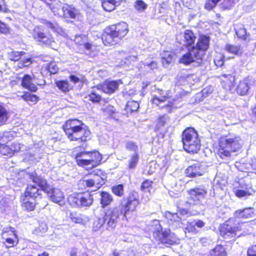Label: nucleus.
<instances>
[{
  "instance_id": "f257e3e1",
  "label": "nucleus",
  "mask_w": 256,
  "mask_h": 256,
  "mask_svg": "<svg viewBox=\"0 0 256 256\" xmlns=\"http://www.w3.org/2000/svg\"><path fill=\"white\" fill-rule=\"evenodd\" d=\"M63 129L71 141L82 143L90 139V130L82 121L78 120H67L63 126Z\"/></svg>"
},
{
  "instance_id": "f03ea898",
  "label": "nucleus",
  "mask_w": 256,
  "mask_h": 256,
  "mask_svg": "<svg viewBox=\"0 0 256 256\" xmlns=\"http://www.w3.org/2000/svg\"><path fill=\"white\" fill-rule=\"evenodd\" d=\"M128 32V27L126 22H121L112 24L105 28L102 40L105 46H112L120 42Z\"/></svg>"
},
{
  "instance_id": "7ed1b4c3",
  "label": "nucleus",
  "mask_w": 256,
  "mask_h": 256,
  "mask_svg": "<svg viewBox=\"0 0 256 256\" xmlns=\"http://www.w3.org/2000/svg\"><path fill=\"white\" fill-rule=\"evenodd\" d=\"M165 216L170 227L172 229L182 228L188 232L196 234L198 231L196 227L201 228L205 226V222L200 220H190L185 224L184 222V220L182 221V218H179L177 214H172L170 212H166Z\"/></svg>"
},
{
  "instance_id": "20e7f679",
  "label": "nucleus",
  "mask_w": 256,
  "mask_h": 256,
  "mask_svg": "<svg viewBox=\"0 0 256 256\" xmlns=\"http://www.w3.org/2000/svg\"><path fill=\"white\" fill-rule=\"evenodd\" d=\"M28 178L34 183L36 184L42 190L47 193L52 202L62 206L64 204V194L59 188H52L46 180L38 176L36 173L28 174Z\"/></svg>"
},
{
  "instance_id": "39448f33",
  "label": "nucleus",
  "mask_w": 256,
  "mask_h": 256,
  "mask_svg": "<svg viewBox=\"0 0 256 256\" xmlns=\"http://www.w3.org/2000/svg\"><path fill=\"white\" fill-rule=\"evenodd\" d=\"M239 136H225L219 140L218 154L222 158L230 156L231 153L238 151L242 147Z\"/></svg>"
},
{
  "instance_id": "423d86ee",
  "label": "nucleus",
  "mask_w": 256,
  "mask_h": 256,
  "mask_svg": "<svg viewBox=\"0 0 256 256\" xmlns=\"http://www.w3.org/2000/svg\"><path fill=\"white\" fill-rule=\"evenodd\" d=\"M104 215L102 218H98L92 225L94 231L98 230L106 222L108 230H112L116 228L120 217V210L118 208H110L104 211Z\"/></svg>"
},
{
  "instance_id": "0eeeda50",
  "label": "nucleus",
  "mask_w": 256,
  "mask_h": 256,
  "mask_svg": "<svg viewBox=\"0 0 256 256\" xmlns=\"http://www.w3.org/2000/svg\"><path fill=\"white\" fill-rule=\"evenodd\" d=\"M75 158L77 164L86 170L91 169L98 165L102 156L98 152H82L76 154Z\"/></svg>"
},
{
  "instance_id": "6e6552de",
  "label": "nucleus",
  "mask_w": 256,
  "mask_h": 256,
  "mask_svg": "<svg viewBox=\"0 0 256 256\" xmlns=\"http://www.w3.org/2000/svg\"><path fill=\"white\" fill-rule=\"evenodd\" d=\"M184 150L188 153H197L200 149V140L198 134L193 128L186 129L182 134Z\"/></svg>"
},
{
  "instance_id": "1a4fd4ad",
  "label": "nucleus",
  "mask_w": 256,
  "mask_h": 256,
  "mask_svg": "<svg viewBox=\"0 0 256 256\" xmlns=\"http://www.w3.org/2000/svg\"><path fill=\"white\" fill-rule=\"evenodd\" d=\"M152 223L153 235L162 244L170 245L178 242L179 238L169 229L162 230L159 220H155Z\"/></svg>"
},
{
  "instance_id": "9d476101",
  "label": "nucleus",
  "mask_w": 256,
  "mask_h": 256,
  "mask_svg": "<svg viewBox=\"0 0 256 256\" xmlns=\"http://www.w3.org/2000/svg\"><path fill=\"white\" fill-rule=\"evenodd\" d=\"M68 200L72 207L84 208L90 206L94 199L89 193H74L68 196Z\"/></svg>"
},
{
  "instance_id": "9b49d317",
  "label": "nucleus",
  "mask_w": 256,
  "mask_h": 256,
  "mask_svg": "<svg viewBox=\"0 0 256 256\" xmlns=\"http://www.w3.org/2000/svg\"><path fill=\"white\" fill-rule=\"evenodd\" d=\"M164 93L162 90H157L152 94L151 101L153 104L159 106L162 108H165L166 111L170 112L173 108H177L176 105V101L174 100L173 102H172L168 100L166 104H165L168 98Z\"/></svg>"
},
{
  "instance_id": "f8f14e48",
  "label": "nucleus",
  "mask_w": 256,
  "mask_h": 256,
  "mask_svg": "<svg viewBox=\"0 0 256 256\" xmlns=\"http://www.w3.org/2000/svg\"><path fill=\"white\" fill-rule=\"evenodd\" d=\"M92 176V178L80 180L79 184H82L88 188H94L93 190H95L104 184L106 176L102 170H97Z\"/></svg>"
},
{
  "instance_id": "ddd939ff",
  "label": "nucleus",
  "mask_w": 256,
  "mask_h": 256,
  "mask_svg": "<svg viewBox=\"0 0 256 256\" xmlns=\"http://www.w3.org/2000/svg\"><path fill=\"white\" fill-rule=\"evenodd\" d=\"M126 202L123 204H121L120 207H117L120 210V216L124 214V216L126 217L128 212H134L140 204L138 194L136 192H132L130 193L128 196L126 198Z\"/></svg>"
},
{
  "instance_id": "4468645a",
  "label": "nucleus",
  "mask_w": 256,
  "mask_h": 256,
  "mask_svg": "<svg viewBox=\"0 0 256 256\" xmlns=\"http://www.w3.org/2000/svg\"><path fill=\"white\" fill-rule=\"evenodd\" d=\"M210 46V38L206 36H201L199 37L196 46H193L194 55L195 58L202 62V60L205 55L206 51Z\"/></svg>"
},
{
  "instance_id": "2eb2a0df",
  "label": "nucleus",
  "mask_w": 256,
  "mask_h": 256,
  "mask_svg": "<svg viewBox=\"0 0 256 256\" xmlns=\"http://www.w3.org/2000/svg\"><path fill=\"white\" fill-rule=\"evenodd\" d=\"M246 223L241 224L239 226L231 224V221H226L220 228V235L225 239H230L234 238L236 232L241 230L242 226H244Z\"/></svg>"
},
{
  "instance_id": "dca6fc26",
  "label": "nucleus",
  "mask_w": 256,
  "mask_h": 256,
  "mask_svg": "<svg viewBox=\"0 0 256 256\" xmlns=\"http://www.w3.org/2000/svg\"><path fill=\"white\" fill-rule=\"evenodd\" d=\"M246 180L248 181V180L242 179L235 184L234 192L236 196L239 198L247 197L254 192V190L246 182Z\"/></svg>"
},
{
  "instance_id": "f3484780",
  "label": "nucleus",
  "mask_w": 256,
  "mask_h": 256,
  "mask_svg": "<svg viewBox=\"0 0 256 256\" xmlns=\"http://www.w3.org/2000/svg\"><path fill=\"white\" fill-rule=\"evenodd\" d=\"M188 194L190 202L196 204L204 199L207 191L204 186H201L190 189L188 191Z\"/></svg>"
},
{
  "instance_id": "a211bd4d",
  "label": "nucleus",
  "mask_w": 256,
  "mask_h": 256,
  "mask_svg": "<svg viewBox=\"0 0 256 256\" xmlns=\"http://www.w3.org/2000/svg\"><path fill=\"white\" fill-rule=\"evenodd\" d=\"M32 36L36 41L44 44L51 45L54 42L52 36L49 34H46L44 32V30L40 26H36L34 28Z\"/></svg>"
},
{
  "instance_id": "6ab92c4d",
  "label": "nucleus",
  "mask_w": 256,
  "mask_h": 256,
  "mask_svg": "<svg viewBox=\"0 0 256 256\" xmlns=\"http://www.w3.org/2000/svg\"><path fill=\"white\" fill-rule=\"evenodd\" d=\"M205 165L202 162H196L190 166L185 170L186 174L190 178L202 176L206 172Z\"/></svg>"
},
{
  "instance_id": "aec40b11",
  "label": "nucleus",
  "mask_w": 256,
  "mask_h": 256,
  "mask_svg": "<svg viewBox=\"0 0 256 256\" xmlns=\"http://www.w3.org/2000/svg\"><path fill=\"white\" fill-rule=\"evenodd\" d=\"M25 54L24 52L12 51L9 53V58L12 61L20 60L18 63L17 66L20 68L29 66L32 62L31 58L21 59V57Z\"/></svg>"
},
{
  "instance_id": "412c9836",
  "label": "nucleus",
  "mask_w": 256,
  "mask_h": 256,
  "mask_svg": "<svg viewBox=\"0 0 256 256\" xmlns=\"http://www.w3.org/2000/svg\"><path fill=\"white\" fill-rule=\"evenodd\" d=\"M120 84V80L106 82L103 84L98 85L96 88L97 90H100L106 94H111L118 89Z\"/></svg>"
},
{
  "instance_id": "4be33fe9",
  "label": "nucleus",
  "mask_w": 256,
  "mask_h": 256,
  "mask_svg": "<svg viewBox=\"0 0 256 256\" xmlns=\"http://www.w3.org/2000/svg\"><path fill=\"white\" fill-rule=\"evenodd\" d=\"M10 237H8V233L6 232H2V242L6 248L14 247L18 243V240L14 230L10 232Z\"/></svg>"
},
{
  "instance_id": "5701e85b",
  "label": "nucleus",
  "mask_w": 256,
  "mask_h": 256,
  "mask_svg": "<svg viewBox=\"0 0 256 256\" xmlns=\"http://www.w3.org/2000/svg\"><path fill=\"white\" fill-rule=\"evenodd\" d=\"M138 68L139 71L142 73L150 72L158 68V64L156 61L148 59L146 60L144 62H140Z\"/></svg>"
},
{
  "instance_id": "b1692460",
  "label": "nucleus",
  "mask_w": 256,
  "mask_h": 256,
  "mask_svg": "<svg viewBox=\"0 0 256 256\" xmlns=\"http://www.w3.org/2000/svg\"><path fill=\"white\" fill-rule=\"evenodd\" d=\"M21 148L18 143L14 142L10 146H4L0 149V152L4 156L11 157L15 152H18Z\"/></svg>"
},
{
  "instance_id": "393cba45",
  "label": "nucleus",
  "mask_w": 256,
  "mask_h": 256,
  "mask_svg": "<svg viewBox=\"0 0 256 256\" xmlns=\"http://www.w3.org/2000/svg\"><path fill=\"white\" fill-rule=\"evenodd\" d=\"M197 62L198 64H200L202 62H199L200 60L196 59L194 55L193 48H192L190 50L188 49V51L183 54L182 56L180 58L179 62L181 64H183L185 65H188L194 62Z\"/></svg>"
},
{
  "instance_id": "a878e982",
  "label": "nucleus",
  "mask_w": 256,
  "mask_h": 256,
  "mask_svg": "<svg viewBox=\"0 0 256 256\" xmlns=\"http://www.w3.org/2000/svg\"><path fill=\"white\" fill-rule=\"evenodd\" d=\"M42 23L46 28L51 29L52 31L56 32L57 34L64 37L66 36L65 30L56 23H52L46 20H43Z\"/></svg>"
},
{
  "instance_id": "bb28decb",
  "label": "nucleus",
  "mask_w": 256,
  "mask_h": 256,
  "mask_svg": "<svg viewBox=\"0 0 256 256\" xmlns=\"http://www.w3.org/2000/svg\"><path fill=\"white\" fill-rule=\"evenodd\" d=\"M250 88V80L245 78L239 82L236 88L237 93L241 96L246 95Z\"/></svg>"
},
{
  "instance_id": "cd10ccee",
  "label": "nucleus",
  "mask_w": 256,
  "mask_h": 256,
  "mask_svg": "<svg viewBox=\"0 0 256 256\" xmlns=\"http://www.w3.org/2000/svg\"><path fill=\"white\" fill-rule=\"evenodd\" d=\"M182 36L184 40H182V42H180V43H182L184 45L190 46L194 44L196 36L192 31L188 30H186L182 34Z\"/></svg>"
},
{
  "instance_id": "c85d7f7f",
  "label": "nucleus",
  "mask_w": 256,
  "mask_h": 256,
  "mask_svg": "<svg viewBox=\"0 0 256 256\" xmlns=\"http://www.w3.org/2000/svg\"><path fill=\"white\" fill-rule=\"evenodd\" d=\"M254 210L252 208H248L244 210H237L234 213V216L238 218H248L253 216Z\"/></svg>"
},
{
  "instance_id": "c756f323",
  "label": "nucleus",
  "mask_w": 256,
  "mask_h": 256,
  "mask_svg": "<svg viewBox=\"0 0 256 256\" xmlns=\"http://www.w3.org/2000/svg\"><path fill=\"white\" fill-rule=\"evenodd\" d=\"M168 120V117L166 115L159 117L158 120L156 130L157 131H160V133H162V136H164V133L166 132L165 126L167 124Z\"/></svg>"
},
{
  "instance_id": "7c9ffc66",
  "label": "nucleus",
  "mask_w": 256,
  "mask_h": 256,
  "mask_svg": "<svg viewBox=\"0 0 256 256\" xmlns=\"http://www.w3.org/2000/svg\"><path fill=\"white\" fill-rule=\"evenodd\" d=\"M32 78L30 76L25 74L22 79V85L26 88L34 92L37 90V86L32 83Z\"/></svg>"
},
{
  "instance_id": "2f4dec72",
  "label": "nucleus",
  "mask_w": 256,
  "mask_h": 256,
  "mask_svg": "<svg viewBox=\"0 0 256 256\" xmlns=\"http://www.w3.org/2000/svg\"><path fill=\"white\" fill-rule=\"evenodd\" d=\"M22 199V206L28 211L33 210L35 208V198L24 196Z\"/></svg>"
},
{
  "instance_id": "473e14b6",
  "label": "nucleus",
  "mask_w": 256,
  "mask_h": 256,
  "mask_svg": "<svg viewBox=\"0 0 256 256\" xmlns=\"http://www.w3.org/2000/svg\"><path fill=\"white\" fill-rule=\"evenodd\" d=\"M41 190L40 188H38L36 185L30 184L26 188L24 196L35 198L40 194Z\"/></svg>"
},
{
  "instance_id": "72a5a7b5",
  "label": "nucleus",
  "mask_w": 256,
  "mask_h": 256,
  "mask_svg": "<svg viewBox=\"0 0 256 256\" xmlns=\"http://www.w3.org/2000/svg\"><path fill=\"white\" fill-rule=\"evenodd\" d=\"M222 84L226 89L229 88L232 90L231 87L234 82V76L230 74H224L222 76Z\"/></svg>"
},
{
  "instance_id": "f704fd0d",
  "label": "nucleus",
  "mask_w": 256,
  "mask_h": 256,
  "mask_svg": "<svg viewBox=\"0 0 256 256\" xmlns=\"http://www.w3.org/2000/svg\"><path fill=\"white\" fill-rule=\"evenodd\" d=\"M100 204L102 205V208L100 210L102 212L103 209L112 202L113 198L109 193L104 192H100Z\"/></svg>"
},
{
  "instance_id": "c9c22d12",
  "label": "nucleus",
  "mask_w": 256,
  "mask_h": 256,
  "mask_svg": "<svg viewBox=\"0 0 256 256\" xmlns=\"http://www.w3.org/2000/svg\"><path fill=\"white\" fill-rule=\"evenodd\" d=\"M70 217L72 222L83 225L86 224L90 220L89 218L84 216H82L76 212L70 213Z\"/></svg>"
},
{
  "instance_id": "e433bc0d",
  "label": "nucleus",
  "mask_w": 256,
  "mask_h": 256,
  "mask_svg": "<svg viewBox=\"0 0 256 256\" xmlns=\"http://www.w3.org/2000/svg\"><path fill=\"white\" fill-rule=\"evenodd\" d=\"M15 132H4L0 133V147L4 146L9 141L12 140L14 136Z\"/></svg>"
},
{
  "instance_id": "4c0bfd02",
  "label": "nucleus",
  "mask_w": 256,
  "mask_h": 256,
  "mask_svg": "<svg viewBox=\"0 0 256 256\" xmlns=\"http://www.w3.org/2000/svg\"><path fill=\"white\" fill-rule=\"evenodd\" d=\"M175 54L172 52L168 51L164 52L162 54V62L163 66L167 67L174 60Z\"/></svg>"
},
{
  "instance_id": "58836bf2",
  "label": "nucleus",
  "mask_w": 256,
  "mask_h": 256,
  "mask_svg": "<svg viewBox=\"0 0 256 256\" xmlns=\"http://www.w3.org/2000/svg\"><path fill=\"white\" fill-rule=\"evenodd\" d=\"M118 4L116 1H108V0H102V5L103 8L108 12L113 10L116 6Z\"/></svg>"
},
{
  "instance_id": "ea45409f",
  "label": "nucleus",
  "mask_w": 256,
  "mask_h": 256,
  "mask_svg": "<svg viewBox=\"0 0 256 256\" xmlns=\"http://www.w3.org/2000/svg\"><path fill=\"white\" fill-rule=\"evenodd\" d=\"M211 256H226V251L222 245L216 246L210 251Z\"/></svg>"
},
{
  "instance_id": "a19ab883",
  "label": "nucleus",
  "mask_w": 256,
  "mask_h": 256,
  "mask_svg": "<svg viewBox=\"0 0 256 256\" xmlns=\"http://www.w3.org/2000/svg\"><path fill=\"white\" fill-rule=\"evenodd\" d=\"M58 88L62 92H68L70 89V86L68 80H58L56 82Z\"/></svg>"
},
{
  "instance_id": "79ce46f5",
  "label": "nucleus",
  "mask_w": 256,
  "mask_h": 256,
  "mask_svg": "<svg viewBox=\"0 0 256 256\" xmlns=\"http://www.w3.org/2000/svg\"><path fill=\"white\" fill-rule=\"evenodd\" d=\"M224 49L228 52L234 55H238L242 52L240 47L239 46L226 44Z\"/></svg>"
},
{
  "instance_id": "37998d69",
  "label": "nucleus",
  "mask_w": 256,
  "mask_h": 256,
  "mask_svg": "<svg viewBox=\"0 0 256 256\" xmlns=\"http://www.w3.org/2000/svg\"><path fill=\"white\" fill-rule=\"evenodd\" d=\"M96 89L97 90L96 86L94 87L87 97L89 100L94 102H98L102 98L101 96L96 92Z\"/></svg>"
},
{
  "instance_id": "c03bdc74",
  "label": "nucleus",
  "mask_w": 256,
  "mask_h": 256,
  "mask_svg": "<svg viewBox=\"0 0 256 256\" xmlns=\"http://www.w3.org/2000/svg\"><path fill=\"white\" fill-rule=\"evenodd\" d=\"M139 160V156L138 153L132 154L128 162V167L130 170L134 169Z\"/></svg>"
},
{
  "instance_id": "a18cd8bd",
  "label": "nucleus",
  "mask_w": 256,
  "mask_h": 256,
  "mask_svg": "<svg viewBox=\"0 0 256 256\" xmlns=\"http://www.w3.org/2000/svg\"><path fill=\"white\" fill-rule=\"evenodd\" d=\"M8 118V113L6 108L0 104V126L6 122Z\"/></svg>"
},
{
  "instance_id": "49530a36",
  "label": "nucleus",
  "mask_w": 256,
  "mask_h": 256,
  "mask_svg": "<svg viewBox=\"0 0 256 256\" xmlns=\"http://www.w3.org/2000/svg\"><path fill=\"white\" fill-rule=\"evenodd\" d=\"M22 97L24 100L28 102H32V104H35L38 100V97L36 95L28 92L24 94Z\"/></svg>"
},
{
  "instance_id": "de8ad7c7",
  "label": "nucleus",
  "mask_w": 256,
  "mask_h": 256,
  "mask_svg": "<svg viewBox=\"0 0 256 256\" xmlns=\"http://www.w3.org/2000/svg\"><path fill=\"white\" fill-rule=\"evenodd\" d=\"M147 4L142 0H137L134 4V8L139 12H144L147 8Z\"/></svg>"
},
{
  "instance_id": "09e8293b",
  "label": "nucleus",
  "mask_w": 256,
  "mask_h": 256,
  "mask_svg": "<svg viewBox=\"0 0 256 256\" xmlns=\"http://www.w3.org/2000/svg\"><path fill=\"white\" fill-rule=\"evenodd\" d=\"M139 108V104L134 100L128 101L126 106V110L130 112H136Z\"/></svg>"
},
{
  "instance_id": "8fccbe9b",
  "label": "nucleus",
  "mask_w": 256,
  "mask_h": 256,
  "mask_svg": "<svg viewBox=\"0 0 256 256\" xmlns=\"http://www.w3.org/2000/svg\"><path fill=\"white\" fill-rule=\"evenodd\" d=\"M236 33L237 36L242 39H245L246 30L242 24L236 26L235 28Z\"/></svg>"
},
{
  "instance_id": "3c124183",
  "label": "nucleus",
  "mask_w": 256,
  "mask_h": 256,
  "mask_svg": "<svg viewBox=\"0 0 256 256\" xmlns=\"http://www.w3.org/2000/svg\"><path fill=\"white\" fill-rule=\"evenodd\" d=\"M125 146L128 150L133 152L134 154L138 153V146L135 142L132 141H128L126 142Z\"/></svg>"
},
{
  "instance_id": "603ef678",
  "label": "nucleus",
  "mask_w": 256,
  "mask_h": 256,
  "mask_svg": "<svg viewBox=\"0 0 256 256\" xmlns=\"http://www.w3.org/2000/svg\"><path fill=\"white\" fill-rule=\"evenodd\" d=\"M112 191L116 196H122L124 194V186L122 184L114 186L112 188Z\"/></svg>"
},
{
  "instance_id": "864d4df0",
  "label": "nucleus",
  "mask_w": 256,
  "mask_h": 256,
  "mask_svg": "<svg viewBox=\"0 0 256 256\" xmlns=\"http://www.w3.org/2000/svg\"><path fill=\"white\" fill-rule=\"evenodd\" d=\"M178 212L179 214L182 216V217H179V218H182V221L184 220V223L185 220H184V218L182 219V218H184L189 217L192 215L191 212L190 211L186 209V208H178ZM176 214H177L178 215V213L176 212Z\"/></svg>"
},
{
  "instance_id": "5fc2aeb1",
  "label": "nucleus",
  "mask_w": 256,
  "mask_h": 256,
  "mask_svg": "<svg viewBox=\"0 0 256 256\" xmlns=\"http://www.w3.org/2000/svg\"><path fill=\"white\" fill-rule=\"evenodd\" d=\"M152 181L149 180H146L144 181L141 186V190L144 192H150V190L152 188Z\"/></svg>"
},
{
  "instance_id": "6e6d98bb",
  "label": "nucleus",
  "mask_w": 256,
  "mask_h": 256,
  "mask_svg": "<svg viewBox=\"0 0 256 256\" xmlns=\"http://www.w3.org/2000/svg\"><path fill=\"white\" fill-rule=\"evenodd\" d=\"M235 4L232 0H224L221 4V6L224 10H230L234 6Z\"/></svg>"
},
{
  "instance_id": "4d7b16f0",
  "label": "nucleus",
  "mask_w": 256,
  "mask_h": 256,
  "mask_svg": "<svg viewBox=\"0 0 256 256\" xmlns=\"http://www.w3.org/2000/svg\"><path fill=\"white\" fill-rule=\"evenodd\" d=\"M48 230V226L46 224L42 222L39 224V226L36 229V231L38 234L42 235L45 233Z\"/></svg>"
},
{
  "instance_id": "13d9d810",
  "label": "nucleus",
  "mask_w": 256,
  "mask_h": 256,
  "mask_svg": "<svg viewBox=\"0 0 256 256\" xmlns=\"http://www.w3.org/2000/svg\"><path fill=\"white\" fill-rule=\"evenodd\" d=\"M214 62L217 66H222L224 64V58L222 56H219L216 57Z\"/></svg>"
},
{
  "instance_id": "bf43d9fd",
  "label": "nucleus",
  "mask_w": 256,
  "mask_h": 256,
  "mask_svg": "<svg viewBox=\"0 0 256 256\" xmlns=\"http://www.w3.org/2000/svg\"><path fill=\"white\" fill-rule=\"evenodd\" d=\"M48 70L51 74L56 73L58 70V68L54 62H52L48 66Z\"/></svg>"
},
{
  "instance_id": "052dcab7",
  "label": "nucleus",
  "mask_w": 256,
  "mask_h": 256,
  "mask_svg": "<svg viewBox=\"0 0 256 256\" xmlns=\"http://www.w3.org/2000/svg\"><path fill=\"white\" fill-rule=\"evenodd\" d=\"M216 4L212 0H208L206 2L204 8L207 10H212L216 6Z\"/></svg>"
},
{
  "instance_id": "680f3d73",
  "label": "nucleus",
  "mask_w": 256,
  "mask_h": 256,
  "mask_svg": "<svg viewBox=\"0 0 256 256\" xmlns=\"http://www.w3.org/2000/svg\"><path fill=\"white\" fill-rule=\"evenodd\" d=\"M0 32L4 34H7L10 32L9 27L2 22V24H0Z\"/></svg>"
},
{
  "instance_id": "e2e57ef3",
  "label": "nucleus",
  "mask_w": 256,
  "mask_h": 256,
  "mask_svg": "<svg viewBox=\"0 0 256 256\" xmlns=\"http://www.w3.org/2000/svg\"><path fill=\"white\" fill-rule=\"evenodd\" d=\"M248 256H256V244L250 248L247 252Z\"/></svg>"
},
{
  "instance_id": "0e129e2a",
  "label": "nucleus",
  "mask_w": 256,
  "mask_h": 256,
  "mask_svg": "<svg viewBox=\"0 0 256 256\" xmlns=\"http://www.w3.org/2000/svg\"><path fill=\"white\" fill-rule=\"evenodd\" d=\"M104 110L106 112H107L110 115H111L114 112L115 110H114V106H108L105 108Z\"/></svg>"
},
{
  "instance_id": "69168bd1",
  "label": "nucleus",
  "mask_w": 256,
  "mask_h": 256,
  "mask_svg": "<svg viewBox=\"0 0 256 256\" xmlns=\"http://www.w3.org/2000/svg\"><path fill=\"white\" fill-rule=\"evenodd\" d=\"M200 242L204 246H206L210 243V240L206 238H200Z\"/></svg>"
},
{
  "instance_id": "338daca9",
  "label": "nucleus",
  "mask_w": 256,
  "mask_h": 256,
  "mask_svg": "<svg viewBox=\"0 0 256 256\" xmlns=\"http://www.w3.org/2000/svg\"><path fill=\"white\" fill-rule=\"evenodd\" d=\"M82 37L80 36H76L74 39V42L76 44H78L80 45H82L84 42L82 40Z\"/></svg>"
},
{
  "instance_id": "774afa93",
  "label": "nucleus",
  "mask_w": 256,
  "mask_h": 256,
  "mask_svg": "<svg viewBox=\"0 0 256 256\" xmlns=\"http://www.w3.org/2000/svg\"><path fill=\"white\" fill-rule=\"evenodd\" d=\"M250 165L253 170H256V158H253L251 160Z\"/></svg>"
}]
</instances>
